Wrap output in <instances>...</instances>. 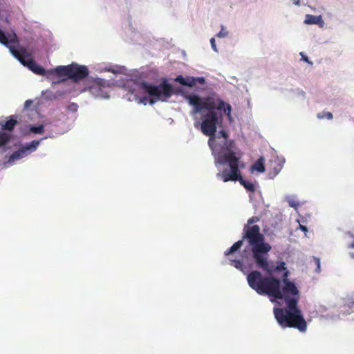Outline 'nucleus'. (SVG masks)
<instances>
[{
	"mask_svg": "<svg viewBox=\"0 0 354 354\" xmlns=\"http://www.w3.org/2000/svg\"><path fill=\"white\" fill-rule=\"evenodd\" d=\"M258 216H253L248 220L243 227V239H246L252 252V257L257 266L270 274L277 271L285 270L281 281L272 276L263 277L259 271H252L247 276L248 285L259 295H268L273 299L271 301L280 304L279 300H284L285 308H274V317L279 324L283 327L297 328L301 332L306 330V322L301 310L297 306L299 290L295 283L288 280L289 271L285 267V263L279 262L277 266H270L268 262V252L271 250L270 244L265 243L264 236L260 232L257 225H250L259 221Z\"/></svg>",
	"mask_w": 354,
	"mask_h": 354,
	"instance_id": "nucleus-1",
	"label": "nucleus"
},
{
	"mask_svg": "<svg viewBox=\"0 0 354 354\" xmlns=\"http://www.w3.org/2000/svg\"><path fill=\"white\" fill-rule=\"evenodd\" d=\"M185 98L193 107L191 115L194 116L197 113L201 114L202 122L195 118L194 126H201L203 133L209 137L208 145L218 170L216 178L223 182L239 180L248 192L254 193L256 191L255 185L241 178L239 169L240 157L234 151V143L227 140V135L225 131L221 130L216 134L217 125L222 121L221 111L223 110L230 117L232 110L230 104H225L214 95L203 99L196 95H187Z\"/></svg>",
	"mask_w": 354,
	"mask_h": 354,
	"instance_id": "nucleus-2",
	"label": "nucleus"
},
{
	"mask_svg": "<svg viewBox=\"0 0 354 354\" xmlns=\"http://www.w3.org/2000/svg\"><path fill=\"white\" fill-rule=\"evenodd\" d=\"M118 86L128 88L129 93L127 94L129 101L146 105L154 104L158 101L167 102L171 95L182 94L181 88L174 91L172 85L166 79H162L159 84H149L145 82H133L127 79L120 78L115 83Z\"/></svg>",
	"mask_w": 354,
	"mask_h": 354,
	"instance_id": "nucleus-3",
	"label": "nucleus"
},
{
	"mask_svg": "<svg viewBox=\"0 0 354 354\" xmlns=\"http://www.w3.org/2000/svg\"><path fill=\"white\" fill-rule=\"evenodd\" d=\"M11 55L16 58L21 64L28 67L34 73L41 75H46L50 78L54 74L59 76H67L68 79L77 82L86 78L89 73L86 66L72 64L68 66H59L55 68L46 71L45 69L39 66L32 60L30 54L24 47L8 46Z\"/></svg>",
	"mask_w": 354,
	"mask_h": 354,
	"instance_id": "nucleus-4",
	"label": "nucleus"
},
{
	"mask_svg": "<svg viewBox=\"0 0 354 354\" xmlns=\"http://www.w3.org/2000/svg\"><path fill=\"white\" fill-rule=\"evenodd\" d=\"M42 140L43 139L40 140H33L29 143H26L24 146H21L17 151L12 153L10 156L6 164L8 165H12L17 161L25 158L29 153L36 151Z\"/></svg>",
	"mask_w": 354,
	"mask_h": 354,
	"instance_id": "nucleus-5",
	"label": "nucleus"
},
{
	"mask_svg": "<svg viewBox=\"0 0 354 354\" xmlns=\"http://www.w3.org/2000/svg\"><path fill=\"white\" fill-rule=\"evenodd\" d=\"M175 81L183 86H186L190 88L194 87L197 84L203 85L205 83V79L203 77H184L183 75H178L175 78Z\"/></svg>",
	"mask_w": 354,
	"mask_h": 354,
	"instance_id": "nucleus-6",
	"label": "nucleus"
},
{
	"mask_svg": "<svg viewBox=\"0 0 354 354\" xmlns=\"http://www.w3.org/2000/svg\"><path fill=\"white\" fill-rule=\"evenodd\" d=\"M19 39L15 33L6 35L2 30H0V44L8 46H11L12 44H17Z\"/></svg>",
	"mask_w": 354,
	"mask_h": 354,
	"instance_id": "nucleus-7",
	"label": "nucleus"
},
{
	"mask_svg": "<svg viewBox=\"0 0 354 354\" xmlns=\"http://www.w3.org/2000/svg\"><path fill=\"white\" fill-rule=\"evenodd\" d=\"M304 23L307 25H317L319 28H324L325 23L321 15H313L307 14L305 16Z\"/></svg>",
	"mask_w": 354,
	"mask_h": 354,
	"instance_id": "nucleus-8",
	"label": "nucleus"
},
{
	"mask_svg": "<svg viewBox=\"0 0 354 354\" xmlns=\"http://www.w3.org/2000/svg\"><path fill=\"white\" fill-rule=\"evenodd\" d=\"M251 171H257L260 173H263L265 171V166H264V158L263 157H260L257 161L253 164L251 167Z\"/></svg>",
	"mask_w": 354,
	"mask_h": 354,
	"instance_id": "nucleus-9",
	"label": "nucleus"
},
{
	"mask_svg": "<svg viewBox=\"0 0 354 354\" xmlns=\"http://www.w3.org/2000/svg\"><path fill=\"white\" fill-rule=\"evenodd\" d=\"M12 116L10 120L6 121L4 124L0 123L3 130L12 131L17 124V120Z\"/></svg>",
	"mask_w": 354,
	"mask_h": 354,
	"instance_id": "nucleus-10",
	"label": "nucleus"
},
{
	"mask_svg": "<svg viewBox=\"0 0 354 354\" xmlns=\"http://www.w3.org/2000/svg\"><path fill=\"white\" fill-rule=\"evenodd\" d=\"M242 245H243V240H239V241H236L235 243L233 244V245H232L230 247V248L228 250L225 251V255L227 256V255H230V254L235 252L239 249H240Z\"/></svg>",
	"mask_w": 354,
	"mask_h": 354,
	"instance_id": "nucleus-11",
	"label": "nucleus"
},
{
	"mask_svg": "<svg viewBox=\"0 0 354 354\" xmlns=\"http://www.w3.org/2000/svg\"><path fill=\"white\" fill-rule=\"evenodd\" d=\"M105 70L112 72L115 75L119 74L126 75L127 71V69L124 66L110 67L109 68H106Z\"/></svg>",
	"mask_w": 354,
	"mask_h": 354,
	"instance_id": "nucleus-12",
	"label": "nucleus"
},
{
	"mask_svg": "<svg viewBox=\"0 0 354 354\" xmlns=\"http://www.w3.org/2000/svg\"><path fill=\"white\" fill-rule=\"evenodd\" d=\"M10 139V135L5 132L0 133V147L6 145Z\"/></svg>",
	"mask_w": 354,
	"mask_h": 354,
	"instance_id": "nucleus-13",
	"label": "nucleus"
},
{
	"mask_svg": "<svg viewBox=\"0 0 354 354\" xmlns=\"http://www.w3.org/2000/svg\"><path fill=\"white\" fill-rule=\"evenodd\" d=\"M287 202L288 203L290 207L295 208V209L299 206V203L298 201L295 200L294 196H288L286 197Z\"/></svg>",
	"mask_w": 354,
	"mask_h": 354,
	"instance_id": "nucleus-14",
	"label": "nucleus"
},
{
	"mask_svg": "<svg viewBox=\"0 0 354 354\" xmlns=\"http://www.w3.org/2000/svg\"><path fill=\"white\" fill-rule=\"evenodd\" d=\"M44 129V126L42 124L38 125V126L31 125L30 127V131L32 133H34L36 134H40V133H43Z\"/></svg>",
	"mask_w": 354,
	"mask_h": 354,
	"instance_id": "nucleus-15",
	"label": "nucleus"
},
{
	"mask_svg": "<svg viewBox=\"0 0 354 354\" xmlns=\"http://www.w3.org/2000/svg\"><path fill=\"white\" fill-rule=\"evenodd\" d=\"M317 118L319 119L326 118L328 120H331L333 119V114L330 112H322L317 113Z\"/></svg>",
	"mask_w": 354,
	"mask_h": 354,
	"instance_id": "nucleus-16",
	"label": "nucleus"
},
{
	"mask_svg": "<svg viewBox=\"0 0 354 354\" xmlns=\"http://www.w3.org/2000/svg\"><path fill=\"white\" fill-rule=\"evenodd\" d=\"M43 96L48 100H54L56 99V96L54 95V93L50 91L43 92Z\"/></svg>",
	"mask_w": 354,
	"mask_h": 354,
	"instance_id": "nucleus-17",
	"label": "nucleus"
},
{
	"mask_svg": "<svg viewBox=\"0 0 354 354\" xmlns=\"http://www.w3.org/2000/svg\"><path fill=\"white\" fill-rule=\"evenodd\" d=\"M227 35H228V32L225 29L224 26H221V30L216 35V37H219V38H225V37H227Z\"/></svg>",
	"mask_w": 354,
	"mask_h": 354,
	"instance_id": "nucleus-18",
	"label": "nucleus"
},
{
	"mask_svg": "<svg viewBox=\"0 0 354 354\" xmlns=\"http://www.w3.org/2000/svg\"><path fill=\"white\" fill-rule=\"evenodd\" d=\"M232 263H234V266L240 270H242L243 262L241 260H232Z\"/></svg>",
	"mask_w": 354,
	"mask_h": 354,
	"instance_id": "nucleus-19",
	"label": "nucleus"
},
{
	"mask_svg": "<svg viewBox=\"0 0 354 354\" xmlns=\"http://www.w3.org/2000/svg\"><path fill=\"white\" fill-rule=\"evenodd\" d=\"M210 44H211V46H212V50L217 53L218 52V49H217V47L216 46V42H215V39L214 38H211L210 39Z\"/></svg>",
	"mask_w": 354,
	"mask_h": 354,
	"instance_id": "nucleus-20",
	"label": "nucleus"
},
{
	"mask_svg": "<svg viewBox=\"0 0 354 354\" xmlns=\"http://www.w3.org/2000/svg\"><path fill=\"white\" fill-rule=\"evenodd\" d=\"M299 54L301 56V59L303 61L307 62L308 64H309L310 65H313V62L309 60L308 57H306L303 52H301Z\"/></svg>",
	"mask_w": 354,
	"mask_h": 354,
	"instance_id": "nucleus-21",
	"label": "nucleus"
},
{
	"mask_svg": "<svg viewBox=\"0 0 354 354\" xmlns=\"http://www.w3.org/2000/svg\"><path fill=\"white\" fill-rule=\"evenodd\" d=\"M349 255L354 259V240L349 247Z\"/></svg>",
	"mask_w": 354,
	"mask_h": 354,
	"instance_id": "nucleus-22",
	"label": "nucleus"
},
{
	"mask_svg": "<svg viewBox=\"0 0 354 354\" xmlns=\"http://www.w3.org/2000/svg\"><path fill=\"white\" fill-rule=\"evenodd\" d=\"M0 18L1 20H6L7 21V17H6V11L4 10H1L0 11Z\"/></svg>",
	"mask_w": 354,
	"mask_h": 354,
	"instance_id": "nucleus-23",
	"label": "nucleus"
},
{
	"mask_svg": "<svg viewBox=\"0 0 354 354\" xmlns=\"http://www.w3.org/2000/svg\"><path fill=\"white\" fill-rule=\"evenodd\" d=\"M54 95L56 96V99L62 97L64 95V91H58L54 93Z\"/></svg>",
	"mask_w": 354,
	"mask_h": 354,
	"instance_id": "nucleus-24",
	"label": "nucleus"
},
{
	"mask_svg": "<svg viewBox=\"0 0 354 354\" xmlns=\"http://www.w3.org/2000/svg\"><path fill=\"white\" fill-rule=\"evenodd\" d=\"M315 260L316 261V264H317V272H319L320 270V260L319 258H315Z\"/></svg>",
	"mask_w": 354,
	"mask_h": 354,
	"instance_id": "nucleus-25",
	"label": "nucleus"
},
{
	"mask_svg": "<svg viewBox=\"0 0 354 354\" xmlns=\"http://www.w3.org/2000/svg\"><path fill=\"white\" fill-rule=\"evenodd\" d=\"M32 103V100H26L24 103V108H28Z\"/></svg>",
	"mask_w": 354,
	"mask_h": 354,
	"instance_id": "nucleus-26",
	"label": "nucleus"
},
{
	"mask_svg": "<svg viewBox=\"0 0 354 354\" xmlns=\"http://www.w3.org/2000/svg\"><path fill=\"white\" fill-rule=\"evenodd\" d=\"M293 4L297 6H300V0H292Z\"/></svg>",
	"mask_w": 354,
	"mask_h": 354,
	"instance_id": "nucleus-27",
	"label": "nucleus"
},
{
	"mask_svg": "<svg viewBox=\"0 0 354 354\" xmlns=\"http://www.w3.org/2000/svg\"><path fill=\"white\" fill-rule=\"evenodd\" d=\"M300 229L302 230V231H304V232H306L308 230L306 226H304V225H300Z\"/></svg>",
	"mask_w": 354,
	"mask_h": 354,
	"instance_id": "nucleus-28",
	"label": "nucleus"
},
{
	"mask_svg": "<svg viewBox=\"0 0 354 354\" xmlns=\"http://www.w3.org/2000/svg\"><path fill=\"white\" fill-rule=\"evenodd\" d=\"M102 97L106 98V99H108L109 97V96L108 95H103Z\"/></svg>",
	"mask_w": 354,
	"mask_h": 354,
	"instance_id": "nucleus-29",
	"label": "nucleus"
}]
</instances>
